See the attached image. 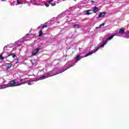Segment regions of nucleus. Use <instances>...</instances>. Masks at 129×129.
<instances>
[{"label":"nucleus","mask_w":129,"mask_h":129,"mask_svg":"<svg viewBox=\"0 0 129 129\" xmlns=\"http://www.w3.org/2000/svg\"><path fill=\"white\" fill-rule=\"evenodd\" d=\"M25 82H22L20 84L18 83V82L15 81H11L10 83L7 85L6 87H11L13 86H19L22 85V84H25Z\"/></svg>","instance_id":"1"},{"label":"nucleus","mask_w":129,"mask_h":129,"mask_svg":"<svg viewBox=\"0 0 129 129\" xmlns=\"http://www.w3.org/2000/svg\"><path fill=\"white\" fill-rule=\"evenodd\" d=\"M42 47L41 46H39L38 48L35 49L33 51H32V56H35V55H36V54H38V52L40 51V50H42Z\"/></svg>","instance_id":"2"},{"label":"nucleus","mask_w":129,"mask_h":129,"mask_svg":"<svg viewBox=\"0 0 129 129\" xmlns=\"http://www.w3.org/2000/svg\"><path fill=\"white\" fill-rule=\"evenodd\" d=\"M98 49H99V47H97L95 50H93L92 51H91L90 52H89V53H87L86 56L85 57H87V56H89V55H92V54H93V53H95V52H96L98 50Z\"/></svg>","instance_id":"3"},{"label":"nucleus","mask_w":129,"mask_h":129,"mask_svg":"<svg viewBox=\"0 0 129 129\" xmlns=\"http://www.w3.org/2000/svg\"><path fill=\"white\" fill-rule=\"evenodd\" d=\"M24 39H25V38H23V39H21L20 40H18L16 42H15V46H16V47H20V46H21V45H22L21 43H20V41H23V40H24Z\"/></svg>","instance_id":"4"},{"label":"nucleus","mask_w":129,"mask_h":129,"mask_svg":"<svg viewBox=\"0 0 129 129\" xmlns=\"http://www.w3.org/2000/svg\"><path fill=\"white\" fill-rule=\"evenodd\" d=\"M106 15V13L105 12L104 13H101L98 15V18H104L105 17V15Z\"/></svg>","instance_id":"5"},{"label":"nucleus","mask_w":129,"mask_h":129,"mask_svg":"<svg viewBox=\"0 0 129 129\" xmlns=\"http://www.w3.org/2000/svg\"><path fill=\"white\" fill-rule=\"evenodd\" d=\"M5 66L7 70H8V69H10L13 66V64L12 63H6Z\"/></svg>","instance_id":"6"},{"label":"nucleus","mask_w":129,"mask_h":129,"mask_svg":"<svg viewBox=\"0 0 129 129\" xmlns=\"http://www.w3.org/2000/svg\"><path fill=\"white\" fill-rule=\"evenodd\" d=\"M107 43V40H104V38L103 39V43L100 45L101 48H103L104 47V45Z\"/></svg>","instance_id":"7"},{"label":"nucleus","mask_w":129,"mask_h":129,"mask_svg":"<svg viewBox=\"0 0 129 129\" xmlns=\"http://www.w3.org/2000/svg\"><path fill=\"white\" fill-rule=\"evenodd\" d=\"M99 11V9L98 8L96 7V6H95L94 8V9L93 10V13H97Z\"/></svg>","instance_id":"8"},{"label":"nucleus","mask_w":129,"mask_h":129,"mask_svg":"<svg viewBox=\"0 0 129 129\" xmlns=\"http://www.w3.org/2000/svg\"><path fill=\"white\" fill-rule=\"evenodd\" d=\"M47 26L46 25H41L40 26L38 27V29H44V28H47Z\"/></svg>","instance_id":"9"},{"label":"nucleus","mask_w":129,"mask_h":129,"mask_svg":"<svg viewBox=\"0 0 129 129\" xmlns=\"http://www.w3.org/2000/svg\"><path fill=\"white\" fill-rule=\"evenodd\" d=\"M73 28H77V29H79L80 28V26L79 24H74L72 25Z\"/></svg>","instance_id":"10"},{"label":"nucleus","mask_w":129,"mask_h":129,"mask_svg":"<svg viewBox=\"0 0 129 129\" xmlns=\"http://www.w3.org/2000/svg\"><path fill=\"white\" fill-rule=\"evenodd\" d=\"M70 67H72V66H70L69 67H68L66 69H65L63 71H65V70H67V69H69V68H70ZM63 72H59L57 74H55L54 75H57V74H59V73H62Z\"/></svg>","instance_id":"11"},{"label":"nucleus","mask_w":129,"mask_h":129,"mask_svg":"<svg viewBox=\"0 0 129 129\" xmlns=\"http://www.w3.org/2000/svg\"><path fill=\"white\" fill-rule=\"evenodd\" d=\"M10 56H12L13 58H15V57H17V55H15L14 53H10L8 54V57H10Z\"/></svg>","instance_id":"12"},{"label":"nucleus","mask_w":129,"mask_h":129,"mask_svg":"<svg viewBox=\"0 0 129 129\" xmlns=\"http://www.w3.org/2000/svg\"><path fill=\"white\" fill-rule=\"evenodd\" d=\"M119 33H120V34H124V30H123V29H120V30H119Z\"/></svg>","instance_id":"13"},{"label":"nucleus","mask_w":129,"mask_h":129,"mask_svg":"<svg viewBox=\"0 0 129 129\" xmlns=\"http://www.w3.org/2000/svg\"><path fill=\"white\" fill-rule=\"evenodd\" d=\"M91 10H87L85 12V13H86V15H90V13H89V12H90Z\"/></svg>","instance_id":"14"},{"label":"nucleus","mask_w":129,"mask_h":129,"mask_svg":"<svg viewBox=\"0 0 129 129\" xmlns=\"http://www.w3.org/2000/svg\"><path fill=\"white\" fill-rule=\"evenodd\" d=\"M112 38H113V35H111L110 37H108L107 39V41H109L110 40H111V39H112Z\"/></svg>","instance_id":"15"},{"label":"nucleus","mask_w":129,"mask_h":129,"mask_svg":"<svg viewBox=\"0 0 129 129\" xmlns=\"http://www.w3.org/2000/svg\"><path fill=\"white\" fill-rule=\"evenodd\" d=\"M39 37H41V36H42V35H43V32H42V31L40 30L39 32Z\"/></svg>","instance_id":"16"},{"label":"nucleus","mask_w":129,"mask_h":129,"mask_svg":"<svg viewBox=\"0 0 129 129\" xmlns=\"http://www.w3.org/2000/svg\"><path fill=\"white\" fill-rule=\"evenodd\" d=\"M79 59H80V56L78 55V56L76 57V61H78V60H79Z\"/></svg>","instance_id":"17"},{"label":"nucleus","mask_w":129,"mask_h":129,"mask_svg":"<svg viewBox=\"0 0 129 129\" xmlns=\"http://www.w3.org/2000/svg\"><path fill=\"white\" fill-rule=\"evenodd\" d=\"M44 5L46 7H48L50 5V4L48 3H44Z\"/></svg>","instance_id":"18"},{"label":"nucleus","mask_w":129,"mask_h":129,"mask_svg":"<svg viewBox=\"0 0 129 129\" xmlns=\"http://www.w3.org/2000/svg\"><path fill=\"white\" fill-rule=\"evenodd\" d=\"M50 5L52 6V7H54V6H56V3H50Z\"/></svg>","instance_id":"19"},{"label":"nucleus","mask_w":129,"mask_h":129,"mask_svg":"<svg viewBox=\"0 0 129 129\" xmlns=\"http://www.w3.org/2000/svg\"><path fill=\"white\" fill-rule=\"evenodd\" d=\"M51 22H54L55 21V18H53L50 20Z\"/></svg>","instance_id":"20"},{"label":"nucleus","mask_w":129,"mask_h":129,"mask_svg":"<svg viewBox=\"0 0 129 129\" xmlns=\"http://www.w3.org/2000/svg\"><path fill=\"white\" fill-rule=\"evenodd\" d=\"M104 25H105V23H102V24H100V26L101 28V26H104Z\"/></svg>","instance_id":"21"},{"label":"nucleus","mask_w":129,"mask_h":129,"mask_svg":"<svg viewBox=\"0 0 129 129\" xmlns=\"http://www.w3.org/2000/svg\"><path fill=\"white\" fill-rule=\"evenodd\" d=\"M53 0H50L49 1H48V4H51V3H52V2H53Z\"/></svg>","instance_id":"22"},{"label":"nucleus","mask_w":129,"mask_h":129,"mask_svg":"<svg viewBox=\"0 0 129 129\" xmlns=\"http://www.w3.org/2000/svg\"><path fill=\"white\" fill-rule=\"evenodd\" d=\"M17 4H18V5H21V3L19 2V0H17Z\"/></svg>","instance_id":"23"},{"label":"nucleus","mask_w":129,"mask_h":129,"mask_svg":"<svg viewBox=\"0 0 129 129\" xmlns=\"http://www.w3.org/2000/svg\"><path fill=\"white\" fill-rule=\"evenodd\" d=\"M28 85H32V83H31V82H29L28 83Z\"/></svg>","instance_id":"24"},{"label":"nucleus","mask_w":129,"mask_h":129,"mask_svg":"<svg viewBox=\"0 0 129 129\" xmlns=\"http://www.w3.org/2000/svg\"><path fill=\"white\" fill-rule=\"evenodd\" d=\"M0 59H1V60H4V59H5V57H3V56H1L0 57Z\"/></svg>","instance_id":"25"},{"label":"nucleus","mask_w":129,"mask_h":129,"mask_svg":"<svg viewBox=\"0 0 129 129\" xmlns=\"http://www.w3.org/2000/svg\"><path fill=\"white\" fill-rule=\"evenodd\" d=\"M29 81H30V82H33V81H34V80L32 79H30Z\"/></svg>","instance_id":"26"},{"label":"nucleus","mask_w":129,"mask_h":129,"mask_svg":"<svg viewBox=\"0 0 129 129\" xmlns=\"http://www.w3.org/2000/svg\"><path fill=\"white\" fill-rule=\"evenodd\" d=\"M100 28H101L100 27V26L99 27H96V29H100Z\"/></svg>","instance_id":"27"},{"label":"nucleus","mask_w":129,"mask_h":129,"mask_svg":"<svg viewBox=\"0 0 129 129\" xmlns=\"http://www.w3.org/2000/svg\"><path fill=\"white\" fill-rule=\"evenodd\" d=\"M45 77H46V76H44L41 77V78H45Z\"/></svg>","instance_id":"28"},{"label":"nucleus","mask_w":129,"mask_h":129,"mask_svg":"<svg viewBox=\"0 0 129 129\" xmlns=\"http://www.w3.org/2000/svg\"><path fill=\"white\" fill-rule=\"evenodd\" d=\"M50 74H51V73H47L46 75H50Z\"/></svg>","instance_id":"29"},{"label":"nucleus","mask_w":129,"mask_h":129,"mask_svg":"<svg viewBox=\"0 0 129 129\" xmlns=\"http://www.w3.org/2000/svg\"><path fill=\"white\" fill-rule=\"evenodd\" d=\"M26 36H29V34H26Z\"/></svg>","instance_id":"30"},{"label":"nucleus","mask_w":129,"mask_h":129,"mask_svg":"<svg viewBox=\"0 0 129 129\" xmlns=\"http://www.w3.org/2000/svg\"><path fill=\"white\" fill-rule=\"evenodd\" d=\"M126 39H128V37H126Z\"/></svg>","instance_id":"31"},{"label":"nucleus","mask_w":129,"mask_h":129,"mask_svg":"<svg viewBox=\"0 0 129 129\" xmlns=\"http://www.w3.org/2000/svg\"><path fill=\"white\" fill-rule=\"evenodd\" d=\"M75 2H76V0H74Z\"/></svg>","instance_id":"32"}]
</instances>
